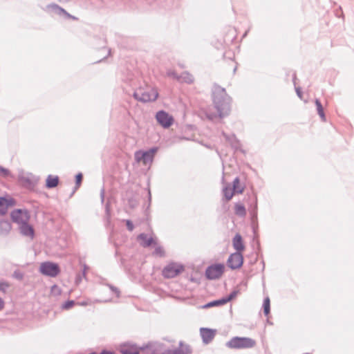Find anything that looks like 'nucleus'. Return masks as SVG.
Returning <instances> with one entry per match:
<instances>
[{
  "label": "nucleus",
  "instance_id": "19",
  "mask_svg": "<svg viewBox=\"0 0 354 354\" xmlns=\"http://www.w3.org/2000/svg\"><path fill=\"white\" fill-rule=\"evenodd\" d=\"M176 80L181 82H185L187 84H192L194 80L192 75L187 72H183L180 76H176Z\"/></svg>",
  "mask_w": 354,
  "mask_h": 354
},
{
  "label": "nucleus",
  "instance_id": "43",
  "mask_svg": "<svg viewBox=\"0 0 354 354\" xmlns=\"http://www.w3.org/2000/svg\"><path fill=\"white\" fill-rule=\"evenodd\" d=\"M105 209H106V214L108 216H110V207H109V203H107L106 204V207H105Z\"/></svg>",
  "mask_w": 354,
  "mask_h": 354
},
{
  "label": "nucleus",
  "instance_id": "39",
  "mask_svg": "<svg viewBox=\"0 0 354 354\" xmlns=\"http://www.w3.org/2000/svg\"><path fill=\"white\" fill-rule=\"evenodd\" d=\"M104 196H105V190H104V188L102 187L100 190V198H101L102 203H103L104 201Z\"/></svg>",
  "mask_w": 354,
  "mask_h": 354
},
{
  "label": "nucleus",
  "instance_id": "7",
  "mask_svg": "<svg viewBox=\"0 0 354 354\" xmlns=\"http://www.w3.org/2000/svg\"><path fill=\"white\" fill-rule=\"evenodd\" d=\"M224 266L223 264H215L209 266L205 271V276L208 279H218L224 272Z\"/></svg>",
  "mask_w": 354,
  "mask_h": 354
},
{
  "label": "nucleus",
  "instance_id": "24",
  "mask_svg": "<svg viewBox=\"0 0 354 354\" xmlns=\"http://www.w3.org/2000/svg\"><path fill=\"white\" fill-rule=\"evenodd\" d=\"M122 354H139V351L136 347L124 346L121 348Z\"/></svg>",
  "mask_w": 354,
  "mask_h": 354
},
{
  "label": "nucleus",
  "instance_id": "14",
  "mask_svg": "<svg viewBox=\"0 0 354 354\" xmlns=\"http://www.w3.org/2000/svg\"><path fill=\"white\" fill-rule=\"evenodd\" d=\"M48 8H51L53 11L57 13L59 15H64L66 17L73 19H76L75 17L72 16L69 13H68L64 8H61L58 5L55 3L50 4L48 6Z\"/></svg>",
  "mask_w": 354,
  "mask_h": 354
},
{
  "label": "nucleus",
  "instance_id": "23",
  "mask_svg": "<svg viewBox=\"0 0 354 354\" xmlns=\"http://www.w3.org/2000/svg\"><path fill=\"white\" fill-rule=\"evenodd\" d=\"M235 214L241 217L245 216L246 214V210L244 205L242 204H236Z\"/></svg>",
  "mask_w": 354,
  "mask_h": 354
},
{
  "label": "nucleus",
  "instance_id": "20",
  "mask_svg": "<svg viewBox=\"0 0 354 354\" xmlns=\"http://www.w3.org/2000/svg\"><path fill=\"white\" fill-rule=\"evenodd\" d=\"M58 183L59 178L57 176L53 177L51 175H49L46 179V186L48 188H54L58 185Z\"/></svg>",
  "mask_w": 354,
  "mask_h": 354
},
{
  "label": "nucleus",
  "instance_id": "29",
  "mask_svg": "<svg viewBox=\"0 0 354 354\" xmlns=\"http://www.w3.org/2000/svg\"><path fill=\"white\" fill-rule=\"evenodd\" d=\"M51 294L54 295H59L62 293L60 288L57 285H53L50 290Z\"/></svg>",
  "mask_w": 354,
  "mask_h": 354
},
{
  "label": "nucleus",
  "instance_id": "37",
  "mask_svg": "<svg viewBox=\"0 0 354 354\" xmlns=\"http://www.w3.org/2000/svg\"><path fill=\"white\" fill-rule=\"evenodd\" d=\"M13 277L17 279L21 280L24 277V274L19 270H16L13 273Z\"/></svg>",
  "mask_w": 354,
  "mask_h": 354
},
{
  "label": "nucleus",
  "instance_id": "47",
  "mask_svg": "<svg viewBox=\"0 0 354 354\" xmlns=\"http://www.w3.org/2000/svg\"><path fill=\"white\" fill-rule=\"evenodd\" d=\"M61 3H66L68 2L70 0H58Z\"/></svg>",
  "mask_w": 354,
  "mask_h": 354
},
{
  "label": "nucleus",
  "instance_id": "34",
  "mask_svg": "<svg viewBox=\"0 0 354 354\" xmlns=\"http://www.w3.org/2000/svg\"><path fill=\"white\" fill-rule=\"evenodd\" d=\"M82 180V174L81 173H79L75 176V181H76L75 182V183H76L75 190L79 188Z\"/></svg>",
  "mask_w": 354,
  "mask_h": 354
},
{
  "label": "nucleus",
  "instance_id": "9",
  "mask_svg": "<svg viewBox=\"0 0 354 354\" xmlns=\"http://www.w3.org/2000/svg\"><path fill=\"white\" fill-rule=\"evenodd\" d=\"M156 118L158 122L164 128H169L174 122V118L165 111H158Z\"/></svg>",
  "mask_w": 354,
  "mask_h": 354
},
{
  "label": "nucleus",
  "instance_id": "32",
  "mask_svg": "<svg viewBox=\"0 0 354 354\" xmlns=\"http://www.w3.org/2000/svg\"><path fill=\"white\" fill-rule=\"evenodd\" d=\"M153 254L160 257H163L165 255V251L161 246H156Z\"/></svg>",
  "mask_w": 354,
  "mask_h": 354
},
{
  "label": "nucleus",
  "instance_id": "22",
  "mask_svg": "<svg viewBox=\"0 0 354 354\" xmlns=\"http://www.w3.org/2000/svg\"><path fill=\"white\" fill-rule=\"evenodd\" d=\"M223 304H225V301L224 299L222 298L221 299L214 300V301H210V302L205 304L204 306H203V308H208L210 307L221 306V305H223Z\"/></svg>",
  "mask_w": 354,
  "mask_h": 354
},
{
  "label": "nucleus",
  "instance_id": "44",
  "mask_svg": "<svg viewBox=\"0 0 354 354\" xmlns=\"http://www.w3.org/2000/svg\"><path fill=\"white\" fill-rule=\"evenodd\" d=\"M83 267H84V269H83V271H82V274H83V276L85 277L86 276V270L88 269V267H87V266L86 264H84Z\"/></svg>",
  "mask_w": 354,
  "mask_h": 354
},
{
  "label": "nucleus",
  "instance_id": "38",
  "mask_svg": "<svg viewBox=\"0 0 354 354\" xmlns=\"http://www.w3.org/2000/svg\"><path fill=\"white\" fill-rule=\"evenodd\" d=\"M126 225H127V227L129 231L131 232V231L133 230L134 225H133V223L130 220H127L126 221Z\"/></svg>",
  "mask_w": 354,
  "mask_h": 354
},
{
  "label": "nucleus",
  "instance_id": "42",
  "mask_svg": "<svg viewBox=\"0 0 354 354\" xmlns=\"http://www.w3.org/2000/svg\"><path fill=\"white\" fill-rule=\"evenodd\" d=\"M109 287L116 294L117 297H118L120 294V291L118 290V289L112 286H110Z\"/></svg>",
  "mask_w": 354,
  "mask_h": 354
},
{
  "label": "nucleus",
  "instance_id": "5",
  "mask_svg": "<svg viewBox=\"0 0 354 354\" xmlns=\"http://www.w3.org/2000/svg\"><path fill=\"white\" fill-rule=\"evenodd\" d=\"M39 270L44 275L50 277H55L60 272L58 264L50 261L41 263L39 267Z\"/></svg>",
  "mask_w": 354,
  "mask_h": 354
},
{
  "label": "nucleus",
  "instance_id": "25",
  "mask_svg": "<svg viewBox=\"0 0 354 354\" xmlns=\"http://www.w3.org/2000/svg\"><path fill=\"white\" fill-rule=\"evenodd\" d=\"M235 192L232 188L225 187L223 189V195L227 201H230Z\"/></svg>",
  "mask_w": 354,
  "mask_h": 354
},
{
  "label": "nucleus",
  "instance_id": "40",
  "mask_svg": "<svg viewBox=\"0 0 354 354\" xmlns=\"http://www.w3.org/2000/svg\"><path fill=\"white\" fill-rule=\"evenodd\" d=\"M167 75L170 76V77H172L174 79H176V76H179L176 73H175L174 71H171L167 72Z\"/></svg>",
  "mask_w": 354,
  "mask_h": 354
},
{
  "label": "nucleus",
  "instance_id": "15",
  "mask_svg": "<svg viewBox=\"0 0 354 354\" xmlns=\"http://www.w3.org/2000/svg\"><path fill=\"white\" fill-rule=\"evenodd\" d=\"M138 239L140 241V245L145 248L149 247L155 243L152 236H149L145 233L140 234L138 236Z\"/></svg>",
  "mask_w": 354,
  "mask_h": 354
},
{
  "label": "nucleus",
  "instance_id": "28",
  "mask_svg": "<svg viewBox=\"0 0 354 354\" xmlns=\"http://www.w3.org/2000/svg\"><path fill=\"white\" fill-rule=\"evenodd\" d=\"M5 198L3 197H0V214L3 215L6 214V206L5 205Z\"/></svg>",
  "mask_w": 354,
  "mask_h": 354
},
{
  "label": "nucleus",
  "instance_id": "4",
  "mask_svg": "<svg viewBox=\"0 0 354 354\" xmlns=\"http://www.w3.org/2000/svg\"><path fill=\"white\" fill-rule=\"evenodd\" d=\"M184 271V266L181 264L171 262L162 270V274L165 278L171 279L176 277Z\"/></svg>",
  "mask_w": 354,
  "mask_h": 354
},
{
  "label": "nucleus",
  "instance_id": "12",
  "mask_svg": "<svg viewBox=\"0 0 354 354\" xmlns=\"http://www.w3.org/2000/svg\"><path fill=\"white\" fill-rule=\"evenodd\" d=\"M29 222H26L19 225L20 233L25 236L33 238L35 231L33 227L29 225Z\"/></svg>",
  "mask_w": 354,
  "mask_h": 354
},
{
  "label": "nucleus",
  "instance_id": "8",
  "mask_svg": "<svg viewBox=\"0 0 354 354\" xmlns=\"http://www.w3.org/2000/svg\"><path fill=\"white\" fill-rule=\"evenodd\" d=\"M243 263V257L241 252L231 254L227 261V266L232 270L241 268Z\"/></svg>",
  "mask_w": 354,
  "mask_h": 354
},
{
  "label": "nucleus",
  "instance_id": "21",
  "mask_svg": "<svg viewBox=\"0 0 354 354\" xmlns=\"http://www.w3.org/2000/svg\"><path fill=\"white\" fill-rule=\"evenodd\" d=\"M315 105H316L317 111L319 115L320 116V118H322V120L323 121H325L326 117H325V114L324 112V109H323L322 104L321 102L319 101V100H318V99L315 100Z\"/></svg>",
  "mask_w": 354,
  "mask_h": 354
},
{
  "label": "nucleus",
  "instance_id": "6",
  "mask_svg": "<svg viewBox=\"0 0 354 354\" xmlns=\"http://www.w3.org/2000/svg\"><path fill=\"white\" fill-rule=\"evenodd\" d=\"M12 221L17 223L18 225L29 222L30 214L27 209H17L12 211L10 214Z\"/></svg>",
  "mask_w": 354,
  "mask_h": 354
},
{
  "label": "nucleus",
  "instance_id": "3",
  "mask_svg": "<svg viewBox=\"0 0 354 354\" xmlns=\"http://www.w3.org/2000/svg\"><path fill=\"white\" fill-rule=\"evenodd\" d=\"M256 345L254 339L250 337H232L230 341L226 343V346L230 348L242 349L250 348Z\"/></svg>",
  "mask_w": 354,
  "mask_h": 354
},
{
  "label": "nucleus",
  "instance_id": "17",
  "mask_svg": "<svg viewBox=\"0 0 354 354\" xmlns=\"http://www.w3.org/2000/svg\"><path fill=\"white\" fill-rule=\"evenodd\" d=\"M12 229L11 223L8 220L0 221V235H7Z\"/></svg>",
  "mask_w": 354,
  "mask_h": 354
},
{
  "label": "nucleus",
  "instance_id": "49",
  "mask_svg": "<svg viewBox=\"0 0 354 354\" xmlns=\"http://www.w3.org/2000/svg\"><path fill=\"white\" fill-rule=\"evenodd\" d=\"M295 79H296V74L295 73V74L293 75V81H295Z\"/></svg>",
  "mask_w": 354,
  "mask_h": 354
},
{
  "label": "nucleus",
  "instance_id": "27",
  "mask_svg": "<svg viewBox=\"0 0 354 354\" xmlns=\"http://www.w3.org/2000/svg\"><path fill=\"white\" fill-rule=\"evenodd\" d=\"M240 183L239 178L238 177L235 178L233 180V188L234 192L238 194H241L243 192V188H241V189H238V186Z\"/></svg>",
  "mask_w": 354,
  "mask_h": 354
},
{
  "label": "nucleus",
  "instance_id": "48",
  "mask_svg": "<svg viewBox=\"0 0 354 354\" xmlns=\"http://www.w3.org/2000/svg\"><path fill=\"white\" fill-rule=\"evenodd\" d=\"M87 304H88V303L86 302V301H83V302L81 303V305H82V306H86Z\"/></svg>",
  "mask_w": 354,
  "mask_h": 354
},
{
  "label": "nucleus",
  "instance_id": "41",
  "mask_svg": "<svg viewBox=\"0 0 354 354\" xmlns=\"http://www.w3.org/2000/svg\"><path fill=\"white\" fill-rule=\"evenodd\" d=\"M295 91H296V93H297V95H298V97L301 98L302 93H301V88L299 87H295Z\"/></svg>",
  "mask_w": 354,
  "mask_h": 354
},
{
  "label": "nucleus",
  "instance_id": "2",
  "mask_svg": "<svg viewBox=\"0 0 354 354\" xmlns=\"http://www.w3.org/2000/svg\"><path fill=\"white\" fill-rule=\"evenodd\" d=\"M133 96L136 100L142 102L155 101L158 97V91L150 86L139 87L133 92Z\"/></svg>",
  "mask_w": 354,
  "mask_h": 354
},
{
  "label": "nucleus",
  "instance_id": "18",
  "mask_svg": "<svg viewBox=\"0 0 354 354\" xmlns=\"http://www.w3.org/2000/svg\"><path fill=\"white\" fill-rule=\"evenodd\" d=\"M223 136L225 137V140L231 145V146L234 149H238L240 146L239 141L237 140L234 134L227 135L225 132L222 133Z\"/></svg>",
  "mask_w": 354,
  "mask_h": 354
},
{
  "label": "nucleus",
  "instance_id": "26",
  "mask_svg": "<svg viewBox=\"0 0 354 354\" xmlns=\"http://www.w3.org/2000/svg\"><path fill=\"white\" fill-rule=\"evenodd\" d=\"M263 307L264 314L266 315H268L270 313V299L268 297H266L264 299Z\"/></svg>",
  "mask_w": 354,
  "mask_h": 354
},
{
  "label": "nucleus",
  "instance_id": "35",
  "mask_svg": "<svg viewBox=\"0 0 354 354\" xmlns=\"http://www.w3.org/2000/svg\"><path fill=\"white\" fill-rule=\"evenodd\" d=\"M8 287H9L8 283H7L6 281H0V291L5 293Z\"/></svg>",
  "mask_w": 354,
  "mask_h": 354
},
{
  "label": "nucleus",
  "instance_id": "11",
  "mask_svg": "<svg viewBox=\"0 0 354 354\" xmlns=\"http://www.w3.org/2000/svg\"><path fill=\"white\" fill-rule=\"evenodd\" d=\"M192 351L188 345H184L182 342L179 343V348L167 350L165 354H191Z\"/></svg>",
  "mask_w": 354,
  "mask_h": 354
},
{
  "label": "nucleus",
  "instance_id": "50",
  "mask_svg": "<svg viewBox=\"0 0 354 354\" xmlns=\"http://www.w3.org/2000/svg\"><path fill=\"white\" fill-rule=\"evenodd\" d=\"M25 180L26 182L30 183V180L28 179H26Z\"/></svg>",
  "mask_w": 354,
  "mask_h": 354
},
{
  "label": "nucleus",
  "instance_id": "33",
  "mask_svg": "<svg viewBox=\"0 0 354 354\" xmlns=\"http://www.w3.org/2000/svg\"><path fill=\"white\" fill-rule=\"evenodd\" d=\"M237 294H238V291L234 290L227 297H223V299L225 301V304H227V302L231 301L232 299H234L237 295Z\"/></svg>",
  "mask_w": 354,
  "mask_h": 354
},
{
  "label": "nucleus",
  "instance_id": "36",
  "mask_svg": "<svg viewBox=\"0 0 354 354\" xmlns=\"http://www.w3.org/2000/svg\"><path fill=\"white\" fill-rule=\"evenodd\" d=\"M0 175L3 177H7L10 175L8 169L0 166Z\"/></svg>",
  "mask_w": 354,
  "mask_h": 354
},
{
  "label": "nucleus",
  "instance_id": "46",
  "mask_svg": "<svg viewBox=\"0 0 354 354\" xmlns=\"http://www.w3.org/2000/svg\"><path fill=\"white\" fill-rule=\"evenodd\" d=\"M4 308V301L0 297V310H1Z\"/></svg>",
  "mask_w": 354,
  "mask_h": 354
},
{
  "label": "nucleus",
  "instance_id": "45",
  "mask_svg": "<svg viewBox=\"0 0 354 354\" xmlns=\"http://www.w3.org/2000/svg\"><path fill=\"white\" fill-rule=\"evenodd\" d=\"M83 267H84V269H83V271H82V274H83V276L85 277L86 276V270L88 269V267H87V266L86 264H84Z\"/></svg>",
  "mask_w": 354,
  "mask_h": 354
},
{
  "label": "nucleus",
  "instance_id": "30",
  "mask_svg": "<svg viewBox=\"0 0 354 354\" xmlns=\"http://www.w3.org/2000/svg\"><path fill=\"white\" fill-rule=\"evenodd\" d=\"M75 305V301L73 300H68L62 305V309L68 310L72 308Z\"/></svg>",
  "mask_w": 354,
  "mask_h": 354
},
{
  "label": "nucleus",
  "instance_id": "10",
  "mask_svg": "<svg viewBox=\"0 0 354 354\" xmlns=\"http://www.w3.org/2000/svg\"><path fill=\"white\" fill-rule=\"evenodd\" d=\"M200 333L203 342L205 344H209L214 339L216 330L207 328H201L200 329Z\"/></svg>",
  "mask_w": 354,
  "mask_h": 354
},
{
  "label": "nucleus",
  "instance_id": "1",
  "mask_svg": "<svg viewBox=\"0 0 354 354\" xmlns=\"http://www.w3.org/2000/svg\"><path fill=\"white\" fill-rule=\"evenodd\" d=\"M212 97L217 113L206 111V117L209 120H213L217 117L222 118L228 115L230 112L232 99L226 93L225 89L218 84H214Z\"/></svg>",
  "mask_w": 354,
  "mask_h": 354
},
{
  "label": "nucleus",
  "instance_id": "13",
  "mask_svg": "<svg viewBox=\"0 0 354 354\" xmlns=\"http://www.w3.org/2000/svg\"><path fill=\"white\" fill-rule=\"evenodd\" d=\"M232 245L234 248L236 250V252H241L244 250L245 246L243 242L241 236L239 234H236L232 239Z\"/></svg>",
  "mask_w": 354,
  "mask_h": 354
},
{
  "label": "nucleus",
  "instance_id": "31",
  "mask_svg": "<svg viewBox=\"0 0 354 354\" xmlns=\"http://www.w3.org/2000/svg\"><path fill=\"white\" fill-rule=\"evenodd\" d=\"M145 151L140 150L135 153V159L138 162L141 161L143 162L144 156H142V154Z\"/></svg>",
  "mask_w": 354,
  "mask_h": 354
},
{
  "label": "nucleus",
  "instance_id": "16",
  "mask_svg": "<svg viewBox=\"0 0 354 354\" xmlns=\"http://www.w3.org/2000/svg\"><path fill=\"white\" fill-rule=\"evenodd\" d=\"M156 151H157V148L153 147L148 151H145L143 153L142 156H144V158H143V164L144 165H147V164H150L152 162V161L153 160V157H154V153L156 152Z\"/></svg>",
  "mask_w": 354,
  "mask_h": 354
}]
</instances>
